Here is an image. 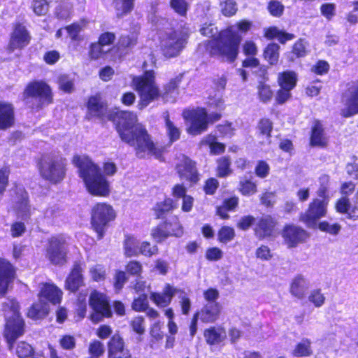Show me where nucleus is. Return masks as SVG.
<instances>
[{
    "label": "nucleus",
    "instance_id": "6",
    "mask_svg": "<svg viewBox=\"0 0 358 358\" xmlns=\"http://www.w3.org/2000/svg\"><path fill=\"white\" fill-rule=\"evenodd\" d=\"M66 166V159L60 156H45L41 160L39 171L43 178L52 183H57L64 178Z\"/></svg>",
    "mask_w": 358,
    "mask_h": 358
},
{
    "label": "nucleus",
    "instance_id": "23",
    "mask_svg": "<svg viewBox=\"0 0 358 358\" xmlns=\"http://www.w3.org/2000/svg\"><path fill=\"white\" fill-rule=\"evenodd\" d=\"M14 108L9 102L0 101V129H6L14 124Z\"/></svg>",
    "mask_w": 358,
    "mask_h": 358
},
{
    "label": "nucleus",
    "instance_id": "26",
    "mask_svg": "<svg viewBox=\"0 0 358 358\" xmlns=\"http://www.w3.org/2000/svg\"><path fill=\"white\" fill-rule=\"evenodd\" d=\"M106 110V106L101 101L99 96H91L87 103V117H102Z\"/></svg>",
    "mask_w": 358,
    "mask_h": 358
},
{
    "label": "nucleus",
    "instance_id": "20",
    "mask_svg": "<svg viewBox=\"0 0 358 358\" xmlns=\"http://www.w3.org/2000/svg\"><path fill=\"white\" fill-rule=\"evenodd\" d=\"M14 210L17 217L22 220L28 219L32 213V209L28 203L27 193L24 188H19L17 197L15 199Z\"/></svg>",
    "mask_w": 358,
    "mask_h": 358
},
{
    "label": "nucleus",
    "instance_id": "55",
    "mask_svg": "<svg viewBox=\"0 0 358 358\" xmlns=\"http://www.w3.org/2000/svg\"><path fill=\"white\" fill-rule=\"evenodd\" d=\"M259 96L262 102L269 101L273 96V92L270 87L266 84L261 83L258 88Z\"/></svg>",
    "mask_w": 358,
    "mask_h": 358
},
{
    "label": "nucleus",
    "instance_id": "51",
    "mask_svg": "<svg viewBox=\"0 0 358 358\" xmlns=\"http://www.w3.org/2000/svg\"><path fill=\"white\" fill-rule=\"evenodd\" d=\"M33 353L32 347L25 343V342H20L18 343L16 348V354L20 358H26L30 356Z\"/></svg>",
    "mask_w": 358,
    "mask_h": 358
},
{
    "label": "nucleus",
    "instance_id": "12",
    "mask_svg": "<svg viewBox=\"0 0 358 358\" xmlns=\"http://www.w3.org/2000/svg\"><path fill=\"white\" fill-rule=\"evenodd\" d=\"M90 305L94 313L91 315V320L94 322H100L103 317L111 316V310L107 296L97 291L91 293Z\"/></svg>",
    "mask_w": 358,
    "mask_h": 358
},
{
    "label": "nucleus",
    "instance_id": "43",
    "mask_svg": "<svg viewBox=\"0 0 358 358\" xmlns=\"http://www.w3.org/2000/svg\"><path fill=\"white\" fill-rule=\"evenodd\" d=\"M220 10L225 17L234 16L238 10L237 3L234 0H225L220 3Z\"/></svg>",
    "mask_w": 358,
    "mask_h": 358
},
{
    "label": "nucleus",
    "instance_id": "17",
    "mask_svg": "<svg viewBox=\"0 0 358 358\" xmlns=\"http://www.w3.org/2000/svg\"><path fill=\"white\" fill-rule=\"evenodd\" d=\"M180 178L191 182H196L199 180V175L195 167V164L190 159L182 156L176 166Z\"/></svg>",
    "mask_w": 358,
    "mask_h": 358
},
{
    "label": "nucleus",
    "instance_id": "53",
    "mask_svg": "<svg viewBox=\"0 0 358 358\" xmlns=\"http://www.w3.org/2000/svg\"><path fill=\"white\" fill-rule=\"evenodd\" d=\"M308 300L310 302L313 303L315 307H320L324 304L325 297L320 289H314L310 292Z\"/></svg>",
    "mask_w": 358,
    "mask_h": 358
},
{
    "label": "nucleus",
    "instance_id": "36",
    "mask_svg": "<svg viewBox=\"0 0 358 358\" xmlns=\"http://www.w3.org/2000/svg\"><path fill=\"white\" fill-rule=\"evenodd\" d=\"M312 353L311 341L308 338H303L296 345L292 355L296 357H309Z\"/></svg>",
    "mask_w": 358,
    "mask_h": 358
},
{
    "label": "nucleus",
    "instance_id": "37",
    "mask_svg": "<svg viewBox=\"0 0 358 358\" xmlns=\"http://www.w3.org/2000/svg\"><path fill=\"white\" fill-rule=\"evenodd\" d=\"M113 7L118 17L130 13L134 8V0H113Z\"/></svg>",
    "mask_w": 358,
    "mask_h": 358
},
{
    "label": "nucleus",
    "instance_id": "32",
    "mask_svg": "<svg viewBox=\"0 0 358 358\" xmlns=\"http://www.w3.org/2000/svg\"><path fill=\"white\" fill-rule=\"evenodd\" d=\"M264 36L268 39L277 38L281 43H285L294 38V34L282 31L276 27L265 29Z\"/></svg>",
    "mask_w": 358,
    "mask_h": 358
},
{
    "label": "nucleus",
    "instance_id": "14",
    "mask_svg": "<svg viewBox=\"0 0 358 358\" xmlns=\"http://www.w3.org/2000/svg\"><path fill=\"white\" fill-rule=\"evenodd\" d=\"M342 101L345 107L341 110V115L348 117L358 113V82H353L348 85L344 92Z\"/></svg>",
    "mask_w": 358,
    "mask_h": 358
},
{
    "label": "nucleus",
    "instance_id": "24",
    "mask_svg": "<svg viewBox=\"0 0 358 358\" xmlns=\"http://www.w3.org/2000/svg\"><path fill=\"white\" fill-rule=\"evenodd\" d=\"M83 285V278L82 275V268L80 264L76 263L66 280L65 287L71 292H76Z\"/></svg>",
    "mask_w": 358,
    "mask_h": 358
},
{
    "label": "nucleus",
    "instance_id": "2",
    "mask_svg": "<svg viewBox=\"0 0 358 358\" xmlns=\"http://www.w3.org/2000/svg\"><path fill=\"white\" fill-rule=\"evenodd\" d=\"M252 26L251 21L243 20L221 31L216 38L208 43L207 48L210 55L234 61L238 55L242 40L241 34H245Z\"/></svg>",
    "mask_w": 358,
    "mask_h": 358
},
{
    "label": "nucleus",
    "instance_id": "16",
    "mask_svg": "<svg viewBox=\"0 0 358 358\" xmlns=\"http://www.w3.org/2000/svg\"><path fill=\"white\" fill-rule=\"evenodd\" d=\"M31 36L26 27L17 24L11 34L8 49L13 52L16 49H22L30 42Z\"/></svg>",
    "mask_w": 358,
    "mask_h": 358
},
{
    "label": "nucleus",
    "instance_id": "61",
    "mask_svg": "<svg viewBox=\"0 0 358 358\" xmlns=\"http://www.w3.org/2000/svg\"><path fill=\"white\" fill-rule=\"evenodd\" d=\"M85 25V22L82 21L80 23H73L71 25L66 27L65 29L68 32L69 36L73 40H76L83 27Z\"/></svg>",
    "mask_w": 358,
    "mask_h": 358
},
{
    "label": "nucleus",
    "instance_id": "9",
    "mask_svg": "<svg viewBox=\"0 0 358 358\" xmlns=\"http://www.w3.org/2000/svg\"><path fill=\"white\" fill-rule=\"evenodd\" d=\"M160 46L166 57L178 56L184 48L187 35L181 31H171L162 33L159 36Z\"/></svg>",
    "mask_w": 358,
    "mask_h": 358
},
{
    "label": "nucleus",
    "instance_id": "1",
    "mask_svg": "<svg viewBox=\"0 0 358 358\" xmlns=\"http://www.w3.org/2000/svg\"><path fill=\"white\" fill-rule=\"evenodd\" d=\"M117 132L121 139L133 147L138 157L153 156L156 159L162 157V150L157 148L146 129L137 123V116L129 111L118 113Z\"/></svg>",
    "mask_w": 358,
    "mask_h": 358
},
{
    "label": "nucleus",
    "instance_id": "57",
    "mask_svg": "<svg viewBox=\"0 0 358 358\" xmlns=\"http://www.w3.org/2000/svg\"><path fill=\"white\" fill-rule=\"evenodd\" d=\"M272 127V123L268 119H262L259 122L258 128L261 134L265 136L268 140L271 136Z\"/></svg>",
    "mask_w": 358,
    "mask_h": 358
},
{
    "label": "nucleus",
    "instance_id": "27",
    "mask_svg": "<svg viewBox=\"0 0 358 358\" xmlns=\"http://www.w3.org/2000/svg\"><path fill=\"white\" fill-rule=\"evenodd\" d=\"M40 297L45 298L52 304H57L62 300V292L55 285L45 283L42 285Z\"/></svg>",
    "mask_w": 358,
    "mask_h": 358
},
{
    "label": "nucleus",
    "instance_id": "42",
    "mask_svg": "<svg viewBox=\"0 0 358 358\" xmlns=\"http://www.w3.org/2000/svg\"><path fill=\"white\" fill-rule=\"evenodd\" d=\"M336 208L339 213H347L350 217L352 218L356 217L353 215L354 213H357V210L355 208V205L354 207H352L349 200L345 197H343L337 201Z\"/></svg>",
    "mask_w": 358,
    "mask_h": 358
},
{
    "label": "nucleus",
    "instance_id": "3",
    "mask_svg": "<svg viewBox=\"0 0 358 358\" xmlns=\"http://www.w3.org/2000/svg\"><path fill=\"white\" fill-rule=\"evenodd\" d=\"M153 71H147L143 76L132 77V87L138 92L140 100L138 108L143 109L152 101L162 96L165 101H174L177 94L178 81L173 79L165 85L164 92L160 93L155 81Z\"/></svg>",
    "mask_w": 358,
    "mask_h": 358
},
{
    "label": "nucleus",
    "instance_id": "39",
    "mask_svg": "<svg viewBox=\"0 0 358 358\" xmlns=\"http://www.w3.org/2000/svg\"><path fill=\"white\" fill-rule=\"evenodd\" d=\"M238 189L243 196H250L257 192V187L250 179L243 178L240 180Z\"/></svg>",
    "mask_w": 358,
    "mask_h": 358
},
{
    "label": "nucleus",
    "instance_id": "49",
    "mask_svg": "<svg viewBox=\"0 0 358 358\" xmlns=\"http://www.w3.org/2000/svg\"><path fill=\"white\" fill-rule=\"evenodd\" d=\"M308 43L303 39H299L293 45L292 52L297 57H305L307 53Z\"/></svg>",
    "mask_w": 358,
    "mask_h": 358
},
{
    "label": "nucleus",
    "instance_id": "38",
    "mask_svg": "<svg viewBox=\"0 0 358 358\" xmlns=\"http://www.w3.org/2000/svg\"><path fill=\"white\" fill-rule=\"evenodd\" d=\"M320 186L317 191V194L322 199L329 201V194L331 189V183L329 176L322 175L319 178Z\"/></svg>",
    "mask_w": 358,
    "mask_h": 358
},
{
    "label": "nucleus",
    "instance_id": "10",
    "mask_svg": "<svg viewBox=\"0 0 358 358\" xmlns=\"http://www.w3.org/2000/svg\"><path fill=\"white\" fill-rule=\"evenodd\" d=\"M69 244L63 236H52L48 239L46 258L54 265H63L67 262Z\"/></svg>",
    "mask_w": 358,
    "mask_h": 358
},
{
    "label": "nucleus",
    "instance_id": "19",
    "mask_svg": "<svg viewBox=\"0 0 358 358\" xmlns=\"http://www.w3.org/2000/svg\"><path fill=\"white\" fill-rule=\"evenodd\" d=\"M308 235L303 229L295 225L286 226L282 232V237L289 247H294L304 241Z\"/></svg>",
    "mask_w": 358,
    "mask_h": 358
},
{
    "label": "nucleus",
    "instance_id": "11",
    "mask_svg": "<svg viewBox=\"0 0 358 358\" xmlns=\"http://www.w3.org/2000/svg\"><path fill=\"white\" fill-rule=\"evenodd\" d=\"M328 203L329 201L327 199H313L309 204L308 210L301 214L300 220L308 227H315L317 221L326 215Z\"/></svg>",
    "mask_w": 358,
    "mask_h": 358
},
{
    "label": "nucleus",
    "instance_id": "59",
    "mask_svg": "<svg viewBox=\"0 0 358 358\" xmlns=\"http://www.w3.org/2000/svg\"><path fill=\"white\" fill-rule=\"evenodd\" d=\"M270 166L267 162L264 161H259L255 167V174L261 178H264L269 174Z\"/></svg>",
    "mask_w": 358,
    "mask_h": 358
},
{
    "label": "nucleus",
    "instance_id": "45",
    "mask_svg": "<svg viewBox=\"0 0 358 358\" xmlns=\"http://www.w3.org/2000/svg\"><path fill=\"white\" fill-rule=\"evenodd\" d=\"M59 89L66 93H70L73 90L74 80L67 75H61L58 78Z\"/></svg>",
    "mask_w": 358,
    "mask_h": 358
},
{
    "label": "nucleus",
    "instance_id": "7",
    "mask_svg": "<svg viewBox=\"0 0 358 358\" xmlns=\"http://www.w3.org/2000/svg\"><path fill=\"white\" fill-rule=\"evenodd\" d=\"M116 213L113 206L101 202L95 204L91 211V224L99 239L103 238L107 224L115 220Z\"/></svg>",
    "mask_w": 358,
    "mask_h": 358
},
{
    "label": "nucleus",
    "instance_id": "15",
    "mask_svg": "<svg viewBox=\"0 0 358 358\" xmlns=\"http://www.w3.org/2000/svg\"><path fill=\"white\" fill-rule=\"evenodd\" d=\"M176 227V229L170 231V228L172 227L171 224L163 223L158 225L156 228L152 231V236L157 242H162L166 239L169 236L181 237L183 234V229L178 218H174L173 224Z\"/></svg>",
    "mask_w": 358,
    "mask_h": 358
},
{
    "label": "nucleus",
    "instance_id": "50",
    "mask_svg": "<svg viewBox=\"0 0 358 358\" xmlns=\"http://www.w3.org/2000/svg\"><path fill=\"white\" fill-rule=\"evenodd\" d=\"M148 307V300L146 294H140L135 299L132 303V308L136 311L143 312L146 310Z\"/></svg>",
    "mask_w": 358,
    "mask_h": 358
},
{
    "label": "nucleus",
    "instance_id": "8",
    "mask_svg": "<svg viewBox=\"0 0 358 358\" xmlns=\"http://www.w3.org/2000/svg\"><path fill=\"white\" fill-rule=\"evenodd\" d=\"M184 117L190 122L187 129L188 133L198 135L207 129L208 123L218 120L220 118V115L217 113L208 115L204 108H199L185 111Z\"/></svg>",
    "mask_w": 358,
    "mask_h": 358
},
{
    "label": "nucleus",
    "instance_id": "4",
    "mask_svg": "<svg viewBox=\"0 0 358 358\" xmlns=\"http://www.w3.org/2000/svg\"><path fill=\"white\" fill-rule=\"evenodd\" d=\"M73 164L78 169L87 191L94 196L106 197L110 194V183L101 173L100 168L87 156L75 155Z\"/></svg>",
    "mask_w": 358,
    "mask_h": 358
},
{
    "label": "nucleus",
    "instance_id": "60",
    "mask_svg": "<svg viewBox=\"0 0 358 358\" xmlns=\"http://www.w3.org/2000/svg\"><path fill=\"white\" fill-rule=\"evenodd\" d=\"M166 127L171 142L179 138L180 134L179 129L167 117L166 119Z\"/></svg>",
    "mask_w": 358,
    "mask_h": 358
},
{
    "label": "nucleus",
    "instance_id": "21",
    "mask_svg": "<svg viewBox=\"0 0 358 358\" xmlns=\"http://www.w3.org/2000/svg\"><path fill=\"white\" fill-rule=\"evenodd\" d=\"M178 289L169 284H166L162 292H150V299L158 307L168 306Z\"/></svg>",
    "mask_w": 358,
    "mask_h": 358
},
{
    "label": "nucleus",
    "instance_id": "28",
    "mask_svg": "<svg viewBox=\"0 0 358 358\" xmlns=\"http://www.w3.org/2000/svg\"><path fill=\"white\" fill-rule=\"evenodd\" d=\"M310 286L308 280L301 275H296L290 285V293L298 299L304 297Z\"/></svg>",
    "mask_w": 358,
    "mask_h": 358
},
{
    "label": "nucleus",
    "instance_id": "56",
    "mask_svg": "<svg viewBox=\"0 0 358 358\" xmlns=\"http://www.w3.org/2000/svg\"><path fill=\"white\" fill-rule=\"evenodd\" d=\"M270 14L274 17H280L283 13L284 6L278 1H271L268 6Z\"/></svg>",
    "mask_w": 358,
    "mask_h": 358
},
{
    "label": "nucleus",
    "instance_id": "30",
    "mask_svg": "<svg viewBox=\"0 0 358 358\" xmlns=\"http://www.w3.org/2000/svg\"><path fill=\"white\" fill-rule=\"evenodd\" d=\"M297 82V74L293 71H285L279 73L278 83L279 86L283 89L293 90Z\"/></svg>",
    "mask_w": 358,
    "mask_h": 358
},
{
    "label": "nucleus",
    "instance_id": "13",
    "mask_svg": "<svg viewBox=\"0 0 358 358\" xmlns=\"http://www.w3.org/2000/svg\"><path fill=\"white\" fill-rule=\"evenodd\" d=\"M25 97H33L38 100V107L48 105L52 102V93L50 87L43 82L29 83L24 91Z\"/></svg>",
    "mask_w": 358,
    "mask_h": 358
},
{
    "label": "nucleus",
    "instance_id": "25",
    "mask_svg": "<svg viewBox=\"0 0 358 358\" xmlns=\"http://www.w3.org/2000/svg\"><path fill=\"white\" fill-rule=\"evenodd\" d=\"M220 313V304L217 302H210L207 303L196 315L203 322H213L218 318Z\"/></svg>",
    "mask_w": 358,
    "mask_h": 358
},
{
    "label": "nucleus",
    "instance_id": "33",
    "mask_svg": "<svg viewBox=\"0 0 358 358\" xmlns=\"http://www.w3.org/2000/svg\"><path fill=\"white\" fill-rule=\"evenodd\" d=\"M139 241L132 236H126L124 241V255L128 257H135L139 255Z\"/></svg>",
    "mask_w": 358,
    "mask_h": 358
},
{
    "label": "nucleus",
    "instance_id": "54",
    "mask_svg": "<svg viewBox=\"0 0 358 358\" xmlns=\"http://www.w3.org/2000/svg\"><path fill=\"white\" fill-rule=\"evenodd\" d=\"M234 229L229 227H223L218 233L219 241L222 243H227L234 237Z\"/></svg>",
    "mask_w": 358,
    "mask_h": 358
},
{
    "label": "nucleus",
    "instance_id": "47",
    "mask_svg": "<svg viewBox=\"0 0 358 358\" xmlns=\"http://www.w3.org/2000/svg\"><path fill=\"white\" fill-rule=\"evenodd\" d=\"M171 8L178 15L185 16L189 8L186 0H170Z\"/></svg>",
    "mask_w": 358,
    "mask_h": 358
},
{
    "label": "nucleus",
    "instance_id": "63",
    "mask_svg": "<svg viewBox=\"0 0 358 358\" xmlns=\"http://www.w3.org/2000/svg\"><path fill=\"white\" fill-rule=\"evenodd\" d=\"M158 248L157 246H151L148 242H143L139 248V254L147 257H151L157 253Z\"/></svg>",
    "mask_w": 358,
    "mask_h": 358
},
{
    "label": "nucleus",
    "instance_id": "41",
    "mask_svg": "<svg viewBox=\"0 0 358 358\" xmlns=\"http://www.w3.org/2000/svg\"><path fill=\"white\" fill-rule=\"evenodd\" d=\"M279 50L280 46L277 43L268 44L264 52V58L270 64L273 65L277 64L279 58Z\"/></svg>",
    "mask_w": 358,
    "mask_h": 358
},
{
    "label": "nucleus",
    "instance_id": "52",
    "mask_svg": "<svg viewBox=\"0 0 358 358\" xmlns=\"http://www.w3.org/2000/svg\"><path fill=\"white\" fill-rule=\"evenodd\" d=\"M32 8L37 15H45L48 10L47 0H34L32 2Z\"/></svg>",
    "mask_w": 358,
    "mask_h": 358
},
{
    "label": "nucleus",
    "instance_id": "5",
    "mask_svg": "<svg viewBox=\"0 0 358 358\" xmlns=\"http://www.w3.org/2000/svg\"><path fill=\"white\" fill-rule=\"evenodd\" d=\"M19 310L20 306L14 299L8 298L2 304V312L6 319L4 335L10 350L12 349L15 340L24 332V322Z\"/></svg>",
    "mask_w": 358,
    "mask_h": 358
},
{
    "label": "nucleus",
    "instance_id": "18",
    "mask_svg": "<svg viewBox=\"0 0 358 358\" xmlns=\"http://www.w3.org/2000/svg\"><path fill=\"white\" fill-rule=\"evenodd\" d=\"M15 271L7 260L0 259V294L4 296L15 278Z\"/></svg>",
    "mask_w": 358,
    "mask_h": 358
},
{
    "label": "nucleus",
    "instance_id": "40",
    "mask_svg": "<svg viewBox=\"0 0 358 358\" xmlns=\"http://www.w3.org/2000/svg\"><path fill=\"white\" fill-rule=\"evenodd\" d=\"M217 174L220 178H224L232 172L230 169L231 160L229 157H222L217 159Z\"/></svg>",
    "mask_w": 358,
    "mask_h": 358
},
{
    "label": "nucleus",
    "instance_id": "22",
    "mask_svg": "<svg viewBox=\"0 0 358 358\" xmlns=\"http://www.w3.org/2000/svg\"><path fill=\"white\" fill-rule=\"evenodd\" d=\"M275 225L276 222L271 216H264L255 225V234L260 238L269 237L273 235Z\"/></svg>",
    "mask_w": 358,
    "mask_h": 358
},
{
    "label": "nucleus",
    "instance_id": "64",
    "mask_svg": "<svg viewBox=\"0 0 358 358\" xmlns=\"http://www.w3.org/2000/svg\"><path fill=\"white\" fill-rule=\"evenodd\" d=\"M25 230L26 227L23 222H15L10 227V234L13 238H17L22 236Z\"/></svg>",
    "mask_w": 358,
    "mask_h": 358
},
{
    "label": "nucleus",
    "instance_id": "34",
    "mask_svg": "<svg viewBox=\"0 0 358 358\" xmlns=\"http://www.w3.org/2000/svg\"><path fill=\"white\" fill-rule=\"evenodd\" d=\"M108 354H121L125 358H130L128 351L124 350V343L119 336L115 335L108 343Z\"/></svg>",
    "mask_w": 358,
    "mask_h": 358
},
{
    "label": "nucleus",
    "instance_id": "44",
    "mask_svg": "<svg viewBox=\"0 0 358 358\" xmlns=\"http://www.w3.org/2000/svg\"><path fill=\"white\" fill-rule=\"evenodd\" d=\"M176 206V203L171 198L164 199V201L157 203L155 207L157 216L161 217L164 213L172 210Z\"/></svg>",
    "mask_w": 358,
    "mask_h": 358
},
{
    "label": "nucleus",
    "instance_id": "48",
    "mask_svg": "<svg viewBox=\"0 0 358 358\" xmlns=\"http://www.w3.org/2000/svg\"><path fill=\"white\" fill-rule=\"evenodd\" d=\"M90 275L94 281L99 282L103 280L106 276L105 268L102 265L96 264L90 268Z\"/></svg>",
    "mask_w": 358,
    "mask_h": 358
},
{
    "label": "nucleus",
    "instance_id": "31",
    "mask_svg": "<svg viewBox=\"0 0 358 358\" xmlns=\"http://www.w3.org/2000/svg\"><path fill=\"white\" fill-rule=\"evenodd\" d=\"M310 143L317 146H324L327 143V138L324 132L322 124L319 121H315L313 126Z\"/></svg>",
    "mask_w": 358,
    "mask_h": 358
},
{
    "label": "nucleus",
    "instance_id": "58",
    "mask_svg": "<svg viewBox=\"0 0 358 358\" xmlns=\"http://www.w3.org/2000/svg\"><path fill=\"white\" fill-rule=\"evenodd\" d=\"M318 228L324 232L332 235L337 234L341 230V226L338 224H329L327 222H322L319 224Z\"/></svg>",
    "mask_w": 358,
    "mask_h": 358
},
{
    "label": "nucleus",
    "instance_id": "62",
    "mask_svg": "<svg viewBox=\"0 0 358 358\" xmlns=\"http://www.w3.org/2000/svg\"><path fill=\"white\" fill-rule=\"evenodd\" d=\"M136 36L134 34L131 36H122L118 41L120 48H132L136 43Z\"/></svg>",
    "mask_w": 358,
    "mask_h": 358
},
{
    "label": "nucleus",
    "instance_id": "29",
    "mask_svg": "<svg viewBox=\"0 0 358 358\" xmlns=\"http://www.w3.org/2000/svg\"><path fill=\"white\" fill-rule=\"evenodd\" d=\"M206 341L209 345H217L227 338L226 331L222 327H210L204 331Z\"/></svg>",
    "mask_w": 358,
    "mask_h": 358
},
{
    "label": "nucleus",
    "instance_id": "35",
    "mask_svg": "<svg viewBox=\"0 0 358 358\" xmlns=\"http://www.w3.org/2000/svg\"><path fill=\"white\" fill-rule=\"evenodd\" d=\"M48 313V306L41 299L40 301L34 303L27 313V316L34 320H38L44 317Z\"/></svg>",
    "mask_w": 358,
    "mask_h": 358
},
{
    "label": "nucleus",
    "instance_id": "46",
    "mask_svg": "<svg viewBox=\"0 0 358 358\" xmlns=\"http://www.w3.org/2000/svg\"><path fill=\"white\" fill-rule=\"evenodd\" d=\"M217 27H215L213 24H205L203 27L201 28L200 29V32L201 34L203 35V36H208V37H211L212 38L208 41H206V43H203V45L205 46V48L206 50V51L210 54L208 50V43L212 41L213 39L214 38H216L218 36H219V34L217 35Z\"/></svg>",
    "mask_w": 358,
    "mask_h": 358
}]
</instances>
